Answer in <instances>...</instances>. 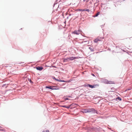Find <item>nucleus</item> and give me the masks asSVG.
I'll return each mask as SVG.
<instances>
[{"label":"nucleus","instance_id":"1","mask_svg":"<svg viewBox=\"0 0 132 132\" xmlns=\"http://www.w3.org/2000/svg\"><path fill=\"white\" fill-rule=\"evenodd\" d=\"M85 113L92 112V113L97 114V111L93 108L87 109L85 110Z\"/></svg>","mask_w":132,"mask_h":132},{"label":"nucleus","instance_id":"2","mask_svg":"<svg viewBox=\"0 0 132 132\" xmlns=\"http://www.w3.org/2000/svg\"><path fill=\"white\" fill-rule=\"evenodd\" d=\"M102 81L104 83H105L109 84L112 83L111 82L108 81V80L105 79H102Z\"/></svg>","mask_w":132,"mask_h":132},{"label":"nucleus","instance_id":"3","mask_svg":"<svg viewBox=\"0 0 132 132\" xmlns=\"http://www.w3.org/2000/svg\"><path fill=\"white\" fill-rule=\"evenodd\" d=\"M36 69L37 70H39V71L42 70L43 69V68L42 67H36Z\"/></svg>","mask_w":132,"mask_h":132},{"label":"nucleus","instance_id":"4","mask_svg":"<svg viewBox=\"0 0 132 132\" xmlns=\"http://www.w3.org/2000/svg\"><path fill=\"white\" fill-rule=\"evenodd\" d=\"M73 33L76 34L77 35H79V31L78 30H75L73 32Z\"/></svg>","mask_w":132,"mask_h":132},{"label":"nucleus","instance_id":"5","mask_svg":"<svg viewBox=\"0 0 132 132\" xmlns=\"http://www.w3.org/2000/svg\"><path fill=\"white\" fill-rule=\"evenodd\" d=\"M71 105H70L67 106L66 105H62L61 106L65 108H67L68 109L70 107Z\"/></svg>","mask_w":132,"mask_h":132},{"label":"nucleus","instance_id":"6","mask_svg":"<svg viewBox=\"0 0 132 132\" xmlns=\"http://www.w3.org/2000/svg\"><path fill=\"white\" fill-rule=\"evenodd\" d=\"M57 87L56 86H52V90H57L59 89V88H57Z\"/></svg>","mask_w":132,"mask_h":132},{"label":"nucleus","instance_id":"7","mask_svg":"<svg viewBox=\"0 0 132 132\" xmlns=\"http://www.w3.org/2000/svg\"><path fill=\"white\" fill-rule=\"evenodd\" d=\"M76 58L75 57H71L69 58L68 59L69 60H72Z\"/></svg>","mask_w":132,"mask_h":132},{"label":"nucleus","instance_id":"8","mask_svg":"<svg viewBox=\"0 0 132 132\" xmlns=\"http://www.w3.org/2000/svg\"><path fill=\"white\" fill-rule=\"evenodd\" d=\"M52 86H46L45 88H49L52 90Z\"/></svg>","mask_w":132,"mask_h":132},{"label":"nucleus","instance_id":"9","mask_svg":"<svg viewBox=\"0 0 132 132\" xmlns=\"http://www.w3.org/2000/svg\"><path fill=\"white\" fill-rule=\"evenodd\" d=\"M99 14L100 12H98L95 15H93V17H97L99 15Z\"/></svg>","mask_w":132,"mask_h":132},{"label":"nucleus","instance_id":"10","mask_svg":"<svg viewBox=\"0 0 132 132\" xmlns=\"http://www.w3.org/2000/svg\"><path fill=\"white\" fill-rule=\"evenodd\" d=\"M100 40L98 38L94 40V42L95 43H97L98 41H100Z\"/></svg>","mask_w":132,"mask_h":132},{"label":"nucleus","instance_id":"11","mask_svg":"<svg viewBox=\"0 0 132 132\" xmlns=\"http://www.w3.org/2000/svg\"><path fill=\"white\" fill-rule=\"evenodd\" d=\"M88 87H89L90 88H93L94 87V85H92L89 84L88 85Z\"/></svg>","mask_w":132,"mask_h":132},{"label":"nucleus","instance_id":"12","mask_svg":"<svg viewBox=\"0 0 132 132\" xmlns=\"http://www.w3.org/2000/svg\"><path fill=\"white\" fill-rule=\"evenodd\" d=\"M89 49L91 51H94V48H93L89 47Z\"/></svg>","mask_w":132,"mask_h":132},{"label":"nucleus","instance_id":"13","mask_svg":"<svg viewBox=\"0 0 132 132\" xmlns=\"http://www.w3.org/2000/svg\"><path fill=\"white\" fill-rule=\"evenodd\" d=\"M83 11H87L89 12V9H84L83 10Z\"/></svg>","mask_w":132,"mask_h":132},{"label":"nucleus","instance_id":"14","mask_svg":"<svg viewBox=\"0 0 132 132\" xmlns=\"http://www.w3.org/2000/svg\"><path fill=\"white\" fill-rule=\"evenodd\" d=\"M68 60H69L68 58L66 59H64L63 61L64 62H65L67 61Z\"/></svg>","mask_w":132,"mask_h":132},{"label":"nucleus","instance_id":"15","mask_svg":"<svg viewBox=\"0 0 132 132\" xmlns=\"http://www.w3.org/2000/svg\"><path fill=\"white\" fill-rule=\"evenodd\" d=\"M28 80L30 82L31 84H32L33 83V82L30 79H28Z\"/></svg>","mask_w":132,"mask_h":132},{"label":"nucleus","instance_id":"16","mask_svg":"<svg viewBox=\"0 0 132 132\" xmlns=\"http://www.w3.org/2000/svg\"><path fill=\"white\" fill-rule=\"evenodd\" d=\"M43 132H49V131L48 130H46V131H43Z\"/></svg>","mask_w":132,"mask_h":132},{"label":"nucleus","instance_id":"17","mask_svg":"<svg viewBox=\"0 0 132 132\" xmlns=\"http://www.w3.org/2000/svg\"><path fill=\"white\" fill-rule=\"evenodd\" d=\"M60 82H65V81L64 80H62L60 81Z\"/></svg>","mask_w":132,"mask_h":132},{"label":"nucleus","instance_id":"18","mask_svg":"<svg viewBox=\"0 0 132 132\" xmlns=\"http://www.w3.org/2000/svg\"><path fill=\"white\" fill-rule=\"evenodd\" d=\"M55 80H56L57 81H60V80H59V79H56Z\"/></svg>","mask_w":132,"mask_h":132},{"label":"nucleus","instance_id":"19","mask_svg":"<svg viewBox=\"0 0 132 132\" xmlns=\"http://www.w3.org/2000/svg\"><path fill=\"white\" fill-rule=\"evenodd\" d=\"M78 31H79V34H80V33L81 32V30H78Z\"/></svg>","mask_w":132,"mask_h":132},{"label":"nucleus","instance_id":"20","mask_svg":"<svg viewBox=\"0 0 132 132\" xmlns=\"http://www.w3.org/2000/svg\"><path fill=\"white\" fill-rule=\"evenodd\" d=\"M52 78H53V79H54L55 80H56V78L55 77H52Z\"/></svg>","mask_w":132,"mask_h":132},{"label":"nucleus","instance_id":"21","mask_svg":"<svg viewBox=\"0 0 132 132\" xmlns=\"http://www.w3.org/2000/svg\"><path fill=\"white\" fill-rule=\"evenodd\" d=\"M69 99L68 98H65V100H68Z\"/></svg>","mask_w":132,"mask_h":132},{"label":"nucleus","instance_id":"22","mask_svg":"<svg viewBox=\"0 0 132 132\" xmlns=\"http://www.w3.org/2000/svg\"><path fill=\"white\" fill-rule=\"evenodd\" d=\"M119 98L120 100V101L121 100V98L119 97Z\"/></svg>","mask_w":132,"mask_h":132},{"label":"nucleus","instance_id":"23","mask_svg":"<svg viewBox=\"0 0 132 132\" xmlns=\"http://www.w3.org/2000/svg\"><path fill=\"white\" fill-rule=\"evenodd\" d=\"M92 75L93 76H95V75H94V74H92Z\"/></svg>","mask_w":132,"mask_h":132},{"label":"nucleus","instance_id":"24","mask_svg":"<svg viewBox=\"0 0 132 132\" xmlns=\"http://www.w3.org/2000/svg\"><path fill=\"white\" fill-rule=\"evenodd\" d=\"M125 1V0H123V1Z\"/></svg>","mask_w":132,"mask_h":132}]
</instances>
